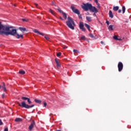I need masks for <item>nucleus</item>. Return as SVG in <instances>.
<instances>
[{"instance_id": "nucleus-3", "label": "nucleus", "mask_w": 131, "mask_h": 131, "mask_svg": "<svg viewBox=\"0 0 131 131\" xmlns=\"http://www.w3.org/2000/svg\"><path fill=\"white\" fill-rule=\"evenodd\" d=\"M18 106L20 107H23V108H26V109H29V108H32L34 104H32V105H29L28 104H26V102L25 101H22L21 103H18Z\"/></svg>"}, {"instance_id": "nucleus-9", "label": "nucleus", "mask_w": 131, "mask_h": 131, "mask_svg": "<svg viewBox=\"0 0 131 131\" xmlns=\"http://www.w3.org/2000/svg\"><path fill=\"white\" fill-rule=\"evenodd\" d=\"M34 125H35V122H34V121H33L31 125L29 126V129L30 130H32V129L34 127Z\"/></svg>"}, {"instance_id": "nucleus-14", "label": "nucleus", "mask_w": 131, "mask_h": 131, "mask_svg": "<svg viewBox=\"0 0 131 131\" xmlns=\"http://www.w3.org/2000/svg\"><path fill=\"white\" fill-rule=\"evenodd\" d=\"M84 26H85V27H86V28L89 30V31H90V30H91V27L90 26V25H88V24H85Z\"/></svg>"}, {"instance_id": "nucleus-46", "label": "nucleus", "mask_w": 131, "mask_h": 131, "mask_svg": "<svg viewBox=\"0 0 131 131\" xmlns=\"http://www.w3.org/2000/svg\"><path fill=\"white\" fill-rule=\"evenodd\" d=\"M101 43L102 45H103V43H104V42H103L102 41H101Z\"/></svg>"}, {"instance_id": "nucleus-8", "label": "nucleus", "mask_w": 131, "mask_h": 131, "mask_svg": "<svg viewBox=\"0 0 131 131\" xmlns=\"http://www.w3.org/2000/svg\"><path fill=\"white\" fill-rule=\"evenodd\" d=\"M90 10L93 13H98V10L97 9V8H96V7H93L92 5H91V8H90Z\"/></svg>"}, {"instance_id": "nucleus-26", "label": "nucleus", "mask_w": 131, "mask_h": 131, "mask_svg": "<svg viewBox=\"0 0 131 131\" xmlns=\"http://www.w3.org/2000/svg\"><path fill=\"white\" fill-rule=\"evenodd\" d=\"M19 74H25V71H19Z\"/></svg>"}, {"instance_id": "nucleus-49", "label": "nucleus", "mask_w": 131, "mask_h": 131, "mask_svg": "<svg viewBox=\"0 0 131 131\" xmlns=\"http://www.w3.org/2000/svg\"><path fill=\"white\" fill-rule=\"evenodd\" d=\"M90 1H92V0H90Z\"/></svg>"}, {"instance_id": "nucleus-15", "label": "nucleus", "mask_w": 131, "mask_h": 131, "mask_svg": "<svg viewBox=\"0 0 131 131\" xmlns=\"http://www.w3.org/2000/svg\"><path fill=\"white\" fill-rule=\"evenodd\" d=\"M15 121L16 122H21V121H22V119L20 118H17L15 119Z\"/></svg>"}, {"instance_id": "nucleus-36", "label": "nucleus", "mask_w": 131, "mask_h": 131, "mask_svg": "<svg viewBox=\"0 0 131 131\" xmlns=\"http://www.w3.org/2000/svg\"><path fill=\"white\" fill-rule=\"evenodd\" d=\"M43 105H44V107H47V102H43Z\"/></svg>"}, {"instance_id": "nucleus-33", "label": "nucleus", "mask_w": 131, "mask_h": 131, "mask_svg": "<svg viewBox=\"0 0 131 131\" xmlns=\"http://www.w3.org/2000/svg\"><path fill=\"white\" fill-rule=\"evenodd\" d=\"M73 52H74V53H78V51H77V50H75V49L73 50Z\"/></svg>"}, {"instance_id": "nucleus-48", "label": "nucleus", "mask_w": 131, "mask_h": 131, "mask_svg": "<svg viewBox=\"0 0 131 131\" xmlns=\"http://www.w3.org/2000/svg\"><path fill=\"white\" fill-rule=\"evenodd\" d=\"M0 89H2V86L1 85H0Z\"/></svg>"}, {"instance_id": "nucleus-22", "label": "nucleus", "mask_w": 131, "mask_h": 131, "mask_svg": "<svg viewBox=\"0 0 131 131\" xmlns=\"http://www.w3.org/2000/svg\"><path fill=\"white\" fill-rule=\"evenodd\" d=\"M118 9H119V7L118 6H116L113 8L114 11H118Z\"/></svg>"}, {"instance_id": "nucleus-18", "label": "nucleus", "mask_w": 131, "mask_h": 131, "mask_svg": "<svg viewBox=\"0 0 131 131\" xmlns=\"http://www.w3.org/2000/svg\"><path fill=\"white\" fill-rule=\"evenodd\" d=\"M2 89L4 90V92H7V89L6 88V85H5V83H3Z\"/></svg>"}, {"instance_id": "nucleus-47", "label": "nucleus", "mask_w": 131, "mask_h": 131, "mask_svg": "<svg viewBox=\"0 0 131 131\" xmlns=\"http://www.w3.org/2000/svg\"><path fill=\"white\" fill-rule=\"evenodd\" d=\"M93 16H96V13H94L93 14Z\"/></svg>"}, {"instance_id": "nucleus-16", "label": "nucleus", "mask_w": 131, "mask_h": 131, "mask_svg": "<svg viewBox=\"0 0 131 131\" xmlns=\"http://www.w3.org/2000/svg\"><path fill=\"white\" fill-rule=\"evenodd\" d=\"M109 16L112 19L113 18V13H112V11H111V10L109 11Z\"/></svg>"}, {"instance_id": "nucleus-4", "label": "nucleus", "mask_w": 131, "mask_h": 131, "mask_svg": "<svg viewBox=\"0 0 131 131\" xmlns=\"http://www.w3.org/2000/svg\"><path fill=\"white\" fill-rule=\"evenodd\" d=\"M81 7L82 9H83V10H84V11H89V10H90V9L92 8V4L89 3H83Z\"/></svg>"}, {"instance_id": "nucleus-41", "label": "nucleus", "mask_w": 131, "mask_h": 131, "mask_svg": "<svg viewBox=\"0 0 131 131\" xmlns=\"http://www.w3.org/2000/svg\"><path fill=\"white\" fill-rule=\"evenodd\" d=\"M62 48H63V49H67V46H63Z\"/></svg>"}, {"instance_id": "nucleus-30", "label": "nucleus", "mask_w": 131, "mask_h": 131, "mask_svg": "<svg viewBox=\"0 0 131 131\" xmlns=\"http://www.w3.org/2000/svg\"><path fill=\"white\" fill-rule=\"evenodd\" d=\"M58 12H59V13H61L62 14H63V13H64V12H63V11L61 10L60 8H58Z\"/></svg>"}, {"instance_id": "nucleus-39", "label": "nucleus", "mask_w": 131, "mask_h": 131, "mask_svg": "<svg viewBox=\"0 0 131 131\" xmlns=\"http://www.w3.org/2000/svg\"><path fill=\"white\" fill-rule=\"evenodd\" d=\"M106 24H107V25H109V21L107 20L106 21Z\"/></svg>"}, {"instance_id": "nucleus-2", "label": "nucleus", "mask_w": 131, "mask_h": 131, "mask_svg": "<svg viewBox=\"0 0 131 131\" xmlns=\"http://www.w3.org/2000/svg\"><path fill=\"white\" fill-rule=\"evenodd\" d=\"M67 26L72 30H74V27L75 26V24L74 23V21L73 19L71 18V17L68 18V21L66 22Z\"/></svg>"}, {"instance_id": "nucleus-13", "label": "nucleus", "mask_w": 131, "mask_h": 131, "mask_svg": "<svg viewBox=\"0 0 131 131\" xmlns=\"http://www.w3.org/2000/svg\"><path fill=\"white\" fill-rule=\"evenodd\" d=\"M49 12L50 13H51V14H52V15H53V16H55V15H56V12H55V11H54V10H53L50 9L49 10Z\"/></svg>"}, {"instance_id": "nucleus-43", "label": "nucleus", "mask_w": 131, "mask_h": 131, "mask_svg": "<svg viewBox=\"0 0 131 131\" xmlns=\"http://www.w3.org/2000/svg\"><path fill=\"white\" fill-rule=\"evenodd\" d=\"M35 6L37 8V6H38L37 4L35 3Z\"/></svg>"}, {"instance_id": "nucleus-6", "label": "nucleus", "mask_w": 131, "mask_h": 131, "mask_svg": "<svg viewBox=\"0 0 131 131\" xmlns=\"http://www.w3.org/2000/svg\"><path fill=\"white\" fill-rule=\"evenodd\" d=\"M118 71L119 72L123 69V64H122V62H119L118 64Z\"/></svg>"}, {"instance_id": "nucleus-37", "label": "nucleus", "mask_w": 131, "mask_h": 131, "mask_svg": "<svg viewBox=\"0 0 131 131\" xmlns=\"http://www.w3.org/2000/svg\"><path fill=\"white\" fill-rule=\"evenodd\" d=\"M3 121H2V120L0 119V125H3Z\"/></svg>"}, {"instance_id": "nucleus-40", "label": "nucleus", "mask_w": 131, "mask_h": 131, "mask_svg": "<svg viewBox=\"0 0 131 131\" xmlns=\"http://www.w3.org/2000/svg\"><path fill=\"white\" fill-rule=\"evenodd\" d=\"M52 4L53 6H56V4H55V3H54L53 2H52Z\"/></svg>"}, {"instance_id": "nucleus-17", "label": "nucleus", "mask_w": 131, "mask_h": 131, "mask_svg": "<svg viewBox=\"0 0 131 131\" xmlns=\"http://www.w3.org/2000/svg\"><path fill=\"white\" fill-rule=\"evenodd\" d=\"M18 29H19V30H20V31H22V32H23V31H26V28H25L19 27V28H18Z\"/></svg>"}, {"instance_id": "nucleus-25", "label": "nucleus", "mask_w": 131, "mask_h": 131, "mask_svg": "<svg viewBox=\"0 0 131 131\" xmlns=\"http://www.w3.org/2000/svg\"><path fill=\"white\" fill-rule=\"evenodd\" d=\"M114 39H115L116 40H120V38H118V36H114Z\"/></svg>"}, {"instance_id": "nucleus-21", "label": "nucleus", "mask_w": 131, "mask_h": 131, "mask_svg": "<svg viewBox=\"0 0 131 131\" xmlns=\"http://www.w3.org/2000/svg\"><path fill=\"white\" fill-rule=\"evenodd\" d=\"M85 36H82L79 39L80 40H85Z\"/></svg>"}, {"instance_id": "nucleus-23", "label": "nucleus", "mask_w": 131, "mask_h": 131, "mask_svg": "<svg viewBox=\"0 0 131 131\" xmlns=\"http://www.w3.org/2000/svg\"><path fill=\"white\" fill-rule=\"evenodd\" d=\"M62 16L65 19H67V14L66 13L62 12Z\"/></svg>"}, {"instance_id": "nucleus-45", "label": "nucleus", "mask_w": 131, "mask_h": 131, "mask_svg": "<svg viewBox=\"0 0 131 131\" xmlns=\"http://www.w3.org/2000/svg\"><path fill=\"white\" fill-rule=\"evenodd\" d=\"M59 19H60V20H63V18H62L61 17H60L59 18Z\"/></svg>"}, {"instance_id": "nucleus-44", "label": "nucleus", "mask_w": 131, "mask_h": 131, "mask_svg": "<svg viewBox=\"0 0 131 131\" xmlns=\"http://www.w3.org/2000/svg\"><path fill=\"white\" fill-rule=\"evenodd\" d=\"M118 13H121V10H119Z\"/></svg>"}, {"instance_id": "nucleus-42", "label": "nucleus", "mask_w": 131, "mask_h": 131, "mask_svg": "<svg viewBox=\"0 0 131 131\" xmlns=\"http://www.w3.org/2000/svg\"><path fill=\"white\" fill-rule=\"evenodd\" d=\"M95 2L98 5V0H95Z\"/></svg>"}, {"instance_id": "nucleus-32", "label": "nucleus", "mask_w": 131, "mask_h": 131, "mask_svg": "<svg viewBox=\"0 0 131 131\" xmlns=\"http://www.w3.org/2000/svg\"><path fill=\"white\" fill-rule=\"evenodd\" d=\"M22 100H28V98L25 97H21Z\"/></svg>"}, {"instance_id": "nucleus-28", "label": "nucleus", "mask_w": 131, "mask_h": 131, "mask_svg": "<svg viewBox=\"0 0 131 131\" xmlns=\"http://www.w3.org/2000/svg\"><path fill=\"white\" fill-rule=\"evenodd\" d=\"M22 20H23L24 22H28V19H27V18H23V19H22Z\"/></svg>"}, {"instance_id": "nucleus-1", "label": "nucleus", "mask_w": 131, "mask_h": 131, "mask_svg": "<svg viewBox=\"0 0 131 131\" xmlns=\"http://www.w3.org/2000/svg\"><path fill=\"white\" fill-rule=\"evenodd\" d=\"M0 35H12L15 36L16 38H23V35L17 33V30L14 29V27L3 25L0 22Z\"/></svg>"}, {"instance_id": "nucleus-27", "label": "nucleus", "mask_w": 131, "mask_h": 131, "mask_svg": "<svg viewBox=\"0 0 131 131\" xmlns=\"http://www.w3.org/2000/svg\"><path fill=\"white\" fill-rule=\"evenodd\" d=\"M45 38H46V39H47V40H50V37H49L47 35L45 36Z\"/></svg>"}, {"instance_id": "nucleus-24", "label": "nucleus", "mask_w": 131, "mask_h": 131, "mask_svg": "<svg viewBox=\"0 0 131 131\" xmlns=\"http://www.w3.org/2000/svg\"><path fill=\"white\" fill-rule=\"evenodd\" d=\"M108 30H113V25H110V26L108 27Z\"/></svg>"}, {"instance_id": "nucleus-12", "label": "nucleus", "mask_w": 131, "mask_h": 131, "mask_svg": "<svg viewBox=\"0 0 131 131\" xmlns=\"http://www.w3.org/2000/svg\"><path fill=\"white\" fill-rule=\"evenodd\" d=\"M89 36L91 37V38H93L94 39H97L98 37L96 36H94V35L92 33L89 34Z\"/></svg>"}, {"instance_id": "nucleus-19", "label": "nucleus", "mask_w": 131, "mask_h": 131, "mask_svg": "<svg viewBox=\"0 0 131 131\" xmlns=\"http://www.w3.org/2000/svg\"><path fill=\"white\" fill-rule=\"evenodd\" d=\"M35 103H37L38 104H40L41 103V100L39 99H35Z\"/></svg>"}, {"instance_id": "nucleus-20", "label": "nucleus", "mask_w": 131, "mask_h": 131, "mask_svg": "<svg viewBox=\"0 0 131 131\" xmlns=\"http://www.w3.org/2000/svg\"><path fill=\"white\" fill-rule=\"evenodd\" d=\"M86 19L89 22H91V21H92V17H91L86 16Z\"/></svg>"}, {"instance_id": "nucleus-5", "label": "nucleus", "mask_w": 131, "mask_h": 131, "mask_svg": "<svg viewBox=\"0 0 131 131\" xmlns=\"http://www.w3.org/2000/svg\"><path fill=\"white\" fill-rule=\"evenodd\" d=\"M71 9L72 11H73V13H75V14H77V15H78V17L80 19L81 18V15H80L78 9H75V8L73 6L71 7Z\"/></svg>"}, {"instance_id": "nucleus-31", "label": "nucleus", "mask_w": 131, "mask_h": 131, "mask_svg": "<svg viewBox=\"0 0 131 131\" xmlns=\"http://www.w3.org/2000/svg\"><path fill=\"white\" fill-rule=\"evenodd\" d=\"M27 100V101L28 102V104H31V103H32L31 102V101H30V99H29V98H28V99Z\"/></svg>"}, {"instance_id": "nucleus-11", "label": "nucleus", "mask_w": 131, "mask_h": 131, "mask_svg": "<svg viewBox=\"0 0 131 131\" xmlns=\"http://www.w3.org/2000/svg\"><path fill=\"white\" fill-rule=\"evenodd\" d=\"M55 61L56 63L57 68H60V67H61V65L60 64V63L59 62V60H58V59H55Z\"/></svg>"}, {"instance_id": "nucleus-34", "label": "nucleus", "mask_w": 131, "mask_h": 131, "mask_svg": "<svg viewBox=\"0 0 131 131\" xmlns=\"http://www.w3.org/2000/svg\"><path fill=\"white\" fill-rule=\"evenodd\" d=\"M57 57H60V56H61V53L59 52L57 54Z\"/></svg>"}, {"instance_id": "nucleus-10", "label": "nucleus", "mask_w": 131, "mask_h": 131, "mask_svg": "<svg viewBox=\"0 0 131 131\" xmlns=\"http://www.w3.org/2000/svg\"><path fill=\"white\" fill-rule=\"evenodd\" d=\"M33 31V32H35V33H36L37 34H39V35H42V36L45 35L43 33L39 32V31H38V30L36 29H34Z\"/></svg>"}, {"instance_id": "nucleus-29", "label": "nucleus", "mask_w": 131, "mask_h": 131, "mask_svg": "<svg viewBox=\"0 0 131 131\" xmlns=\"http://www.w3.org/2000/svg\"><path fill=\"white\" fill-rule=\"evenodd\" d=\"M122 11L123 13H125V7L123 6L122 7Z\"/></svg>"}, {"instance_id": "nucleus-38", "label": "nucleus", "mask_w": 131, "mask_h": 131, "mask_svg": "<svg viewBox=\"0 0 131 131\" xmlns=\"http://www.w3.org/2000/svg\"><path fill=\"white\" fill-rule=\"evenodd\" d=\"M8 130H9V129H8V128H5L4 129V131H8Z\"/></svg>"}, {"instance_id": "nucleus-35", "label": "nucleus", "mask_w": 131, "mask_h": 131, "mask_svg": "<svg viewBox=\"0 0 131 131\" xmlns=\"http://www.w3.org/2000/svg\"><path fill=\"white\" fill-rule=\"evenodd\" d=\"M5 94H2V99H4V98H5Z\"/></svg>"}, {"instance_id": "nucleus-7", "label": "nucleus", "mask_w": 131, "mask_h": 131, "mask_svg": "<svg viewBox=\"0 0 131 131\" xmlns=\"http://www.w3.org/2000/svg\"><path fill=\"white\" fill-rule=\"evenodd\" d=\"M79 28L81 29L82 31H85V29L84 28V25L82 22H80L79 24Z\"/></svg>"}]
</instances>
